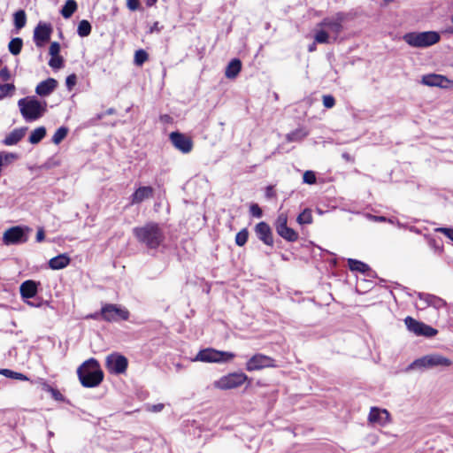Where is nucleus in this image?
<instances>
[{"label":"nucleus","instance_id":"nucleus-7","mask_svg":"<svg viewBox=\"0 0 453 453\" xmlns=\"http://www.w3.org/2000/svg\"><path fill=\"white\" fill-rule=\"evenodd\" d=\"M247 380L248 376L243 372H232L215 380L212 386L217 389L229 390L241 387Z\"/></svg>","mask_w":453,"mask_h":453},{"label":"nucleus","instance_id":"nucleus-49","mask_svg":"<svg viewBox=\"0 0 453 453\" xmlns=\"http://www.w3.org/2000/svg\"><path fill=\"white\" fill-rule=\"evenodd\" d=\"M335 100L334 96L327 95L323 96V104L326 108L330 109L334 105Z\"/></svg>","mask_w":453,"mask_h":453},{"label":"nucleus","instance_id":"nucleus-55","mask_svg":"<svg viewBox=\"0 0 453 453\" xmlns=\"http://www.w3.org/2000/svg\"><path fill=\"white\" fill-rule=\"evenodd\" d=\"M44 238H45L44 231L42 228H40L36 234V241L38 242H41L44 240Z\"/></svg>","mask_w":453,"mask_h":453},{"label":"nucleus","instance_id":"nucleus-46","mask_svg":"<svg viewBox=\"0 0 453 453\" xmlns=\"http://www.w3.org/2000/svg\"><path fill=\"white\" fill-rule=\"evenodd\" d=\"M60 44L57 42H51L49 50V53L51 57L59 56Z\"/></svg>","mask_w":453,"mask_h":453},{"label":"nucleus","instance_id":"nucleus-23","mask_svg":"<svg viewBox=\"0 0 453 453\" xmlns=\"http://www.w3.org/2000/svg\"><path fill=\"white\" fill-rule=\"evenodd\" d=\"M327 44L331 43L330 35L324 29H319L314 35V42L309 45L308 50L313 52L316 50V44Z\"/></svg>","mask_w":453,"mask_h":453},{"label":"nucleus","instance_id":"nucleus-30","mask_svg":"<svg viewBox=\"0 0 453 453\" xmlns=\"http://www.w3.org/2000/svg\"><path fill=\"white\" fill-rule=\"evenodd\" d=\"M68 133H69L68 127H60L59 128H58L56 130L55 134H53V136L51 138V142L56 145L60 144L66 138Z\"/></svg>","mask_w":453,"mask_h":453},{"label":"nucleus","instance_id":"nucleus-36","mask_svg":"<svg viewBox=\"0 0 453 453\" xmlns=\"http://www.w3.org/2000/svg\"><path fill=\"white\" fill-rule=\"evenodd\" d=\"M296 220L300 225L311 224L312 222L311 211L310 209L303 210V211L298 215Z\"/></svg>","mask_w":453,"mask_h":453},{"label":"nucleus","instance_id":"nucleus-4","mask_svg":"<svg viewBox=\"0 0 453 453\" xmlns=\"http://www.w3.org/2000/svg\"><path fill=\"white\" fill-rule=\"evenodd\" d=\"M403 41L414 48H426L437 43L440 34L435 31L411 32L403 36Z\"/></svg>","mask_w":453,"mask_h":453},{"label":"nucleus","instance_id":"nucleus-42","mask_svg":"<svg viewBox=\"0 0 453 453\" xmlns=\"http://www.w3.org/2000/svg\"><path fill=\"white\" fill-rule=\"evenodd\" d=\"M63 58L61 56L51 57L49 65L53 69H60L63 67Z\"/></svg>","mask_w":453,"mask_h":453},{"label":"nucleus","instance_id":"nucleus-35","mask_svg":"<svg viewBox=\"0 0 453 453\" xmlns=\"http://www.w3.org/2000/svg\"><path fill=\"white\" fill-rule=\"evenodd\" d=\"M18 157H19L16 153L2 151L0 152V166L8 165L18 159Z\"/></svg>","mask_w":453,"mask_h":453},{"label":"nucleus","instance_id":"nucleus-54","mask_svg":"<svg viewBox=\"0 0 453 453\" xmlns=\"http://www.w3.org/2000/svg\"><path fill=\"white\" fill-rule=\"evenodd\" d=\"M127 5L129 10L135 11L139 7V0H127Z\"/></svg>","mask_w":453,"mask_h":453},{"label":"nucleus","instance_id":"nucleus-24","mask_svg":"<svg viewBox=\"0 0 453 453\" xmlns=\"http://www.w3.org/2000/svg\"><path fill=\"white\" fill-rule=\"evenodd\" d=\"M70 258L66 254H60L49 261V266L53 270H60L66 267Z\"/></svg>","mask_w":453,"mask_h":453},{"label":"nucleus","instance_id":"nucleus-63","mask_svg":"<svg viewBox=\"0 0 453 453\" xmlns=\"http://www.w3.org/2000/svg\"><path fill=\"white\" fill-rule=\"evenodd\" d=\"M107 113H109V114L113 113V110H112V109H109V110L107 111Z\"/></svg>","mask_w":453,"mask_h":453},{"label":"nucleus","instance_id":"nucleus-40","mask_svg":"<svg viewBox=\"0 0 453 453\" xmlns=\"http://www.w3.org/2000/svg\"><path fill=\"white\" fill-rule=\"evenodd\" d=\"M148 59V54L143 50H139L135 51L134 54V63L137 65H142Z\"/></svg>","mask_w":453,"mask_h":453},{"label":"nucleus","instance_id":"nucleus-32","mask_svg":"<svg viewBox=\"0 0 453 453\" xmlns=\"http://www.w3.org/2000/svg\"><path fill=\"white\" fill-rule=\"evenodd\" d=\"M22 45H23V41L21 38H19V37L13 38L11 40V42L8 44L9 51L12 55H15V56L19 55L21 51Z\"/></svg>","mask_w":453,"mask_h":453},{"label":"nucleus","instance_id":"nucleus-20","mask_svg":"<svg viewBox=\"0 0 453 453\" xmlns=\"http://www.w3.org/2000/svg\"><path fill=\"white\" fill-rule=\"evenodd\" d=\"M448 81H449L446 77L440 74L431 73L422 77V83L429 87L444 88L446 87V83H448Z\"/></svg>","mask_w":453,"mask_h":453},{"label":"nucleus","instance_id":"nucleus-57","mask_svg":"<svg viewBox=\"0 0 453 453\" xmlns=\"http://www.w3.org/2000/svg\"><path fill=\"white\" fill-rule=\"evenodd\" d=\"M26 303H27V305H29L31 307H40L41 306V303H34L32 301H29V300H27Z\"/></svg>","mask_w":453,"mask_h":453},{"label":"nucleus","instance_id":"nucleus-48","mask_svg":"<svg viewBox=\"0 0 453 453\" xmlns=\"http://www.w3.org/2000/svg\"><path fill=\"white\" fill-rule=\"evenodd\" d=\"M436 232L441 233L453 242V228L449 227H438Z\"/></svg>","mask_w":453,"mask_h":453},{"label":"nucleus","instance_id":"nucleus-52","mask_svg":"<svg viewBox=\"0 0 453 453\" xmlns=\"http://www.w3.org/2000/svg\"><path fill=\"white\" fill-rule=\"evenodd\" d=\"M0 78L4 81H7L10 80L11 78V73H10V71L7 67H4L0 70Z\"/></svg>","mask_w":453,"mask_h":453},{"label":"nucleus","instance_id":"nucleus-13","mask_svg":"<svg viewBox=\"0 0 453 453\" xmlns=\"http://www.w3.org/2000/svg\"><path fill=\"white\" fill-rule=\"evenodd\" d=\"M20 113H42L44 111L45 104L35 97L22 98L19 101Z\"/></svg>","mask_w":453,"mask_h":453},{"label":"nucleus","instance_id":"nucleus-51","mask_svg":"<svg viewBox=\"0 0 453 453\" xmlns=\"http://www.w3.org/2000/svg\"><path fill=\"white\" fill-rule=\"evenodd\" d=\"M76 75L73 73L66 77L65 84L68 89H72V88L76 84Z\"/></svg>","mask_w":453,"mask_h":453},{"label":"nucleus","instance_id":"nucleus-38","mask_svg":"<svg viewBox=\"0 0 453 453\" xmlns=\"http://www.w3.org/2000/svg\"><path fill=\"white\" fill-rule=\"evenodd\" d=\"M307 135V132L303 129H297L288 134L287 138L289 142H296L302 140Z\"/></svg>","mask_w":453,"mask_h":453},{"label":"nucleus","instance_id":"nucleus-58","mask_svg":"<svg viewBox=\"0 0 453 453\" xmlns=\"http://www.w3.org/2000/svg\"><path fill=\"white\" fill-rule=\"evenodd\" d=\"M273 196V188L272 187H268L267 189H266V196L267 197H272Z\"/></svg>","mask_w":453,"mask_h":453},{"label":"nucleus","instance_id":"nucleus-61","mask_svg":"<svg viewBox=\"0 0 453 453\" xmlns=\"http://www.w3.org/2000/svg\"><path fill=\"white\" fill-rule=\"evenodd\" d=\"M157 0H146V4L148 6H152L157 3Z\"/></svg>","mask_w":453,"mask_h":453},{"label":"nucleus","instance_id":"nucleus-41","mask_svg":"<svg viewBox=\"0 0 453 453\" xmlns=\"http://www.w3.org/2000/svg\"><path fill=\"white\" fill-rule=\"evenodd\" d=\"M288 215L285 212H280L275 221V229L278 230L283 226H288Z\"/></svg>","mask_w":453,"mask_h":453},{"label":"nucleus","instance_id":"nucleus-6","mask_svg":"<svg viewBox=\"0 0 453 453\" xmlns=\"http://www.w3.org/2000/svg\"><path fill=\"white\" fill-rule=\"evenodd\" d=\"M234 357L235 355L232 352L220 351L215 349L208 348L200 350L193 361L205 363H226L231 361Z\"/></svg>","mask_w":453,"mask_h":453},{"label":"nucleus","instance_id":"nucleus-15","mask_svg":"<svg viewBox=\"0 0 453 453\" xmlns=\"http://www.w3.org/2000/svg\"><path fill=\"white\" fill-rule=\"evenodd\" d=\"M51 28L50 25L39 23L34 31V41L37 47H42L50 40Z\"/></svg>","mask_w":453,"mask_h":453},{"label":"nucleus","instance_id":"nucleus-22","mask_svg":"<svg viewBox=\"0 0 453 453\" xmlns=\"http://www.w3.org/2000/svg\"><path fill=\"white\" fill-rule=\"evenodd\" d=\"M19 292L24 300L33 298L37 294V284L31 280H26L20 285Z\"/></svg>","mask_w":453,"mask_h":453},{"label":"nucleus","instance_id":"nucleus-26","mask_svg":"<svg viewBox=\"0 0 453 453\" xmlns=\"http://www.w3.org/2000/svg\"><path fill=\"white\" fill-rule=\"evenodd\" d=\"M420 299L424 300L428 305L433 306L436 309H441L446 305V302L441 298L429 295V294H420Z\"/></svg>","mask_w":453,"mask_h":453},{"label":"nucleus","instance_id":"nucleus-2","mask_svg":"<svg viewBox=\"0 0 453 453\" xmlns=\"http://www.w3.org/2000/svg\"><path fill=\"white\" fill-rule=\"evenodd\" d=\"M77 374L84 388L97 387L104 380V372L95 358H89L82 363L77 369Z\"/></svg>","mask_w":453,"mask_h":453},{"label":"nucleus","instance_id":"nucleus-10","mask_svg":"<svg viewBox=\"0 0 453 453\" xmlns=\"http://www.w3.org/2000/svg\"><path fill=\"white\" fill-rule=\"evenodd\" d=\"M275 360L264 354L252 356L246 363V370L249 372L262 370L265 368L276 367Z\"/></svg>","mask_w":453,"mask_h":453},{"label":"nucleus","instance_id":"nucleus-43","mask_svg":"<svg viewBox=\"0 0 453 453\" xmlns=\"http://www.w3.org/2000/svg\"><path fill=\"white\" fill-rule=\"evenodd\" d=\"M15 89L14 85L11 83L0 84V96H4L12 94Z\"/></svg>","mask_w":453,"mask_h":453},{"label":"nucleus","instance_id":"nucleus-60","mask_svg":"<svg viewBox=\"0 0 453 453\" xmlns=\"http://www.w3.org/2000/svg\"><path fill=\"white\" fill-rule=\"evenodd\" d=\"M443 33L453 35V27H447Z\"/></svg>","mask_w":453,"mask_h":453},{"label":"nucleus","instance_id":"nucleus-31","mask_svg":"<svg viewBox=\"0 0 453 453\" xmlns=\"http://www.w3.org/2000/svg\"><path fill=\"white\" fill-rule=\"evenodd\" d=\"M348 265L351 271H357L360 273H365L369 270L368 265L356 259H348Z\"/></svg>","mask_w":453,"mask_h":453},{"label":"nucleus","instance_id":"nucleus-12","mask_svg":"<svg viewBox=\"0 0 453 453\" xmlns=\"http://www.w3.org/2000/svg\"><path fill=\"white\" fill-rule=\"evenodd\" d=\"M106 368L111 373L121 374L127 371L128 361L119 354H111L106 357Z\"/></svg>","mask_w":453,"mask_h":453},{"label":"nucleus","instance_id":"nucleus-27","mask_svg":"<svg viewBox=\"0 0 453 453\" xmlns=\"http://www.w3.org/2000/svg\"><path fill=\"white\" fill-rule=\"evenodd\" d=\"M277 234L288 242H296L298 239V234L288 226L276 230Z\"/></svg>","mask_w":453,"mask_h":453},{"label":"nucleus","instance_id":"nucleus-18","mask_svg":"<svg viewBox=\"0 0 453 453\" xmlns=\"http://www.w3.org/2000/svg\"><path fill=\"white\" fill-rule=\"evenodd\" d=\"M154 189L149 186H143L137 188L131 196V204H137L146 199L152 197Z\"/></svg>","mask_w":453,"mask_h":453},{"label":"nucleus","instance_id":"nucleus-16","mask_svg":"<svg viewBox=\"0 0 453 453\" xmlns=\"http://www.w3.org/2000/svg\"><path fill=\"white\" fill-rule=\"evenodd\" d=\"M368 421L383 426L389 421V413L385 409L372 407L368 416Z\"/></svg>","mask_w":453,"mask_h":453},{"label":"nucleus","instance_id":"nucleus-17","mask_svg":"<svg viewBox=\"0 0 453 453\" xmlns=\"http://www.w3.org/2000/svg\"><path fill=\"white\" fill-rule=\"evenodd\" d=\"M255 232L259 240L265 244L272 246L273 238L270 226L265 222H259L255 227Z\"/></svg>","mask_w":453,"mask_h":453},{"label":"nucleus","instance_id":"nucleus-64","mask_svg":"<svg viewBox=\"0 0 453 453\" xmlns=\"http://www.w3.org/2000/svg\"><path fill=\"white\" fill-rule=\"evenodd\" d=\"M90 317L93 319H97V314L91 315Z\"/></svg>","mask_w":453,"mask_h":453},{"label":"nucleus","instance_id":"nucleus-50","mask_svg":"<svg viewBox=\"0 0 453 453\" xmlns=\"http://www.w3.org/2000/svg\"><path fill=\"white\" fill-rule=\"evenodd\" d=\"M366 218L372 221H374V222H386V221H388L390 223H392V220L391 219H388L387 218L383 217V216H375V215H372V214H366Z\"/></svg>","mask_w":453,"mask_h":453},{"label":"nucleus","instance_id":"nucleus-44","mask_svg":"<svg viewBox=\"0 0 453 453\" xmlns=\"http://www.w3.org/2000/svg\"><path fill=\"white\" fill-rule=\"evenodd\" d=\"M316 175L314 173V172L312 171H306L304 172L303 175V181L306 184H314L316 183Z\"/></svg>","mask_w":453,"mask_h":453},{"label":"nucleus","instance_id":"nucleus-29","mask_svg":"<svg viewBox=\"0 0 453 453\" xmlns=\"http://www.w3.org/2000/svg\"><path fill=\"white\" fill-rule=\"evenodd\" d=\"M77 10V3L74 0H67L61 9V15L69 19Z\"/></svg>","mask_w":453,"mask_h":453},{"label":"nucleus","instance_id":"nucleus-9","mask_svg":"<svg viewBox=\"0 0 453 453\" xmlns=\"http://www.w3.org/2000/svg\"><path fill=\"white\" fill-rule=\"evenodd\" d=\"M26 231L28 232L29 228H23L19 226H12L7 229L3 234L4 244L13 245L26 242L27 241Z\"/></svg>","mask_w":453,"mask_h":453},{"label":"nucleus","instance_id":"nucleus-28","mask_svg":"<svg viewBox=\"0 0 453 453\" xmlns=\"http://www.w3.org/2000/svg\"><path fill=\"white\" fill-rule=\"evenodd\" d=\"M46 135V128L44 127H39L34 129L28 138V142L31 144L39 143Z\"/></svg>","mask_w":453,"mask_h":453},{"label":"nucleus","instance_id":"nucleus-3","mask_svg":"<svg viewBox=\"0 0 453 453\" xmlns=\"http://www.w3.org/2000/svg\"><path fill=\"white\" fill-rule=\"evenodd\" d=\"M348 17V13L338 12L332 16L324 18L317 26L330 35L331 42H333L338 39V36L343 31V24Z\"/></svg>","mask_w":453,"mask_h":453},{"label":"nucleus","instance_id":"nucleus-34","mask_svg":"<svg viewBox=\"0 0 453 453\" xmlns=\"http://www.w3.org/2000/svg\"><path fill=\"white\" fill-rule=\"evenodd\" d=\"M90 33H91L90 23L86 19H82L81 21H80L78 24L77 34L81 37H86V36L89 35Z\"/></svg>","mask_w":453,"mask_h":453},{"label":"nucleus","instance_id":"nucleus-33","mask_svg":"<svg viewBox=\"0 0 453 453\" xmlns=\"http://www.w3.org/2000/svg\"><path fill=\"white\" fill-rule=\"evenodd\" d=\"M14 26L17 29H21L25 27L27 22L26 12L19 10L14 13Z\"/></svg>","mask_w":453,"mask_h":453},{"label":"nucleus","instance_id":"nucleus-59","mask_svg":"<svg viewBox=\"0 0 453 453\" xmlns=\"http://www.w3.org/2000/svg\"><path fill=\"white\" fill-rule=\"evenodd\" d=\"M342 157H343L345 160H347V161H352L351 157H350V156H349V154H348V153H343V154H342Z\"/></svg>","mask_w":453,"mask_h":453},{"label":"nucleus","instance_id":"nucleus-21","mask_svg":"<svg viewBox=\"0 0 453 453\" xmlns=\"http://www.w3.org/2000/svg\"><path fill=\"white\" fill-rule=\"evenodd\" d=\"M27 130V127L15 128L4 137L3 144L6 146L17 144L25 136Z\"/></svg>","mask_w":453,"mask_h":453},{"label":"nucleus","instance_id":"nucleus-39","mask_svg":"<svg viewBox=\"0 0 453 453\" xmlns=\"http://www.w3.org/2000/svg\"><path fill=\"white\" fill-rule=\"evenodd\" d=\"M249 233L247 229H242L240 232H238L235 235V243L242 247L243 246L248 240Z\"/></svg>","mask_w":453,"mask_h":453},{"label":"nucleus","instance_id":"nucleus-56","mask_svg":"<svg viewBox=\"0 0 453 453\" xmlns=\"http://www.w3.org/2000/svg\"><path fill=\"white\" fill-rule=\"evenodd\" d=\"M40 115H32V114H29V115H24V117L26 118V120L27 121H32V120H35Z\"/></svg>","mask_w":453,"mask_h":453},{"label":"nucleus","instance_id":"nucleus-11","mask_svg":"<svg viewBox=\"0 0 453 453\" xmlns=\"http://www.w3.org/2000/svg\"><path fill=\"white\" fill-rule=\"evenodd\" d=\"M404 323L408 330L412 332L416 335L433 337L437 334V330L434 329V327L426 325L423 322L418 321L411 317H407L404 319Z\"/></svg>","mask_w":453,"mask_h":453},{"label":"nucleus","instance_id":"nucleus-8","mask_svg":"<svg viewBox=\"0 0 453 453\" xmlns=\"http://www.w3.org/2000/svg\"><path fill=\"white\" fill-rule=\"evenodd\" d=\"M101 316L103 319L108 322L127 320L129 318V311L121 306L107 303L102 307Z\"/></svg>","mask_w":453,"mask_h":453},{"label":"nucleus","instance_id":"nucleus-45","mask_svg":"<svg viewBox=\"0 0 453 453\" xmlns=\"http://www.w3.org/2000/svg\"><path fill=\"white\" fill-rule=\"evenodd\" d=\"M250 212L255 218H261L263 215L261 208L257 203L250 205Z\"/></svg>","mask_w":453,"mask_h":453},{"label":"nucleus","instance_id":"nucleus-62","mask_svg":"<svg viewBox=\"0 0 453 453\" xmlns=\"http://www.w3.org/2000/svg\"><path fill=\"white\" fill-rule=\"evenodd\" d=\"M157 25H158V23H157V22H156V23L154 24V26L151 27L150 32H153V31H155V30H156V31H158L159 29H158V27H157Z\"/></svg>","mask_w":453,"mask_h":453},{"label":"nucleus","instance_id":"nucleus-14","mask_svg":"<svg viewBox=\"0 0 453 453\" xmlns=\"http://www.w3.org/2000/svg\"><path fill=\"white\" fill-rule=\"evenodd\" d=\"M170 140L173 146L182 153H188L191 151L193 142L191 139L179 132H173L170 134Z\"/></svg>","mask_w":453,"mask_h":453},{"label":"nucleus","instance_id":"nucleus-37","mask_svg":"<svg viewBox=\"0 0 453 453\" xmlns=\"http://www.w3.org/2000/svg\"><path fill=\"white\" fill-rule=\"evenodd\" d=\"M0 373L7 378L16 379V380H28L26 375L19 373V372H13L9 369H2V370H0Z\"/></svg>","mask_w":453,"mask_h":453},{"label":"nucleus","instance_id":"nucleus-53","mask_svg":"<svg viewBox=\"0 0 453 453\" xmlns=\"http://www.w3.org/2000/svg\"><path fill=\"white\" fill-rule=\"evenodd\" d=\"M163 409H164V404H163V403H157V404L149 405V406L147 407V410H148L149 411H152V412H159V411H161Z\"/></svg>","mask_w":453,"mask_h":453},{"label":"nucleus","instance_id":"nucleus-5","mask_svg":"<svg viewBox=\"0 0 453 453\" xmlns=\"http://www.w3.org/2000/svg\"><path fill=\"white\" fill-rule=\"evenodd\" d=\"M452 362L448 357H445L440 354H430L424 356L420 358L414 360L408 369L424 368L431 369L434 367L443 366L448 367L451 365Z\"/></svg>","mask_w":453,"mask_h":453},{"label":"nucleus","instance_id":"nucleus-25","mask_svg":"<svg viewBox=\"0 0 453 453\" xmlns=\"http://www.w3.org/2000/svg\"><path fill=\"white\" fill-rule=\"evenodd\" d=\"M242 69V62L238 58H234L229 62L226 68L225 75L228 79H234Z\"/></svg>","mask_w":453,"mask_h":453},{"label":"nucleus","instance_id":"nucleus-47","mask_svg":"<svg viewBox=\"0 0 453 453\" xmlns=\"http://www.w3.org/2000/svg\"><path fill=\"white\" fill-rule=\"evenodd\" d=\"M44 388H45L47 391H49V392H50V393H51V395H52V397H53L54 399H56V400H62V399H63V395H62V394H61L58 390H57V389H55V388H51V387H50V386H49V385H44Z\"/></svg>","mask_w":453,"mask_h":453},{"label":"nucleus","instance_id":"nucleus-19","mask_svg":"<svg viewBox=\"0 0 453 453\" xmlns=\"http://www.w3.org/2000/svg\"><path fill=\"white\" fill-rule=\"evenodd\" d=\"M58 86V81L53 78H48L41 81L35 88V92L40 96H46L52 93Z\"/></svg>","mask_w":453,"mask_h":453},{"label":"nucleus","instance_id":"nucleus-1","mask_svg":"<svg viewBox=\"0 0 453 453\" xmlns=\"http://www.w3.org/2000/svg\"><path fill=\"white\" fill-rule=\"evenodd\" d=\"M133 234L137 241L149 249L158 248L165 240V234L158 224L149 222L142 226L133 229Z\"/></svg>","mask_w":453,"mask_h":453}]
</instances>
